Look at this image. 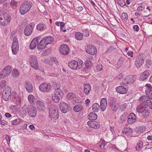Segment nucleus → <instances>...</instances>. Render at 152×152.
Wrapping results in <instances>:
<instances>
[{
	"label": "nucleus",
	"mask_w": 152,
	"mask_h": 152,
	"mask_svg": "<svg viewBox=\"0 0 152 152\" xmlns=\"http://www.w3.org/2000/svg\"><path fill=\"white\" fill-rule=\"evenodd\" d=\"M88 118L90 120H95L97 118V115L95 113L91 112L88 115Z\"/></svg>",
	"instance_id": "72a5a7b5"
},
{
	"label": "nucleus",
	"mask_w": 152,
	"mask_h": 152,
	"mask_svg": "<svg viewBox=\"0 0 152 152\" xmlns=\"http://www.w3.org/2000/svg\"><path fill=\"white\" fill-rule=\"evenodd\" d=\"M150 99L148 96H144L140 98L139 100L140 102H143V103L146 104L147 106H148L150 109H152V103Z\"/></svg>",
	"instance_id": "1a4fd4ad"
},
{
	"label": "nucleus",
	"mask_w": 152,
	"mask_h": 152,
	"mask_svg": "<svg viewBox=\"0 0 152 152\" xmlns=\"http://www.w3.org/2000/svg\"><path fill=\"white\" fill-rule=\"evenodd\" d=\"M32 7L31 3L29 1H26L21 4L19 9L20 14L23 15L27 12Z\"/></svg>",
	"instance_id": "f257e3e1"
},
{
	"label": "nucleus",
	"mask_w": 152,
	"mask_h": 152,
	"mask_svg": "<svg viewBox=\"0 0 152 152\" xmlns=\"http://www.w3.org/2000/svg\"><path fill=\"white\" fill-rule=\"evenodd\" d=\"M60 53L64 55H67L68 54L69 50L68 46L66 44L61 45L59 49Z\"/></svg>",
	"instance_id": "f8f14e48"
},
{
	"label": "nucleus",
	"mask_w": 152,
	"mask_h": 152,
	"mask_svg": "<svg viewBox=\"0 0 152 152\" xmlns=\"http://www.w3.org/2000/svg\"><path fill=\"white\" fill-rule=\"evenodd\" d=\"M12 75L14 77L17 78L19 75L18 70L16 69H14L12 72Z\"/></svg>",
	"instance_id": "de8ad7c7"
},
{
	"label": "nucleus",
	"mask_w": 152,
	"mask_h": 152,
	"mask_svg": "<svg viewBox=\"0 0 152 152\" xmlns=\"http://www.w3.org/2000/svg\"><path fill=\"white\" fill-rule=\"evenodd\" d=\"M141 113H142V116L143 117L147 118L149 116V112L146 110H145V111L144 110Z\"/></svg>",
	"instance_id": "09e8293b"
},
{
	"label": "nucleus",
	"mask_w": 152,
	"mask_h": 152,
	"mask_svg": "<svg viewBox=\"0 0 152 152\" xmlns=\"http://www.w3.org/2000/svg\"><path fill=\"white\" fill-rule=\"evenodd\" d=\"M5 139L7 141L8 144H9L10 141V138L8 135L6 134L5 135Z\"/></svg>",
	"instance_id": "680f3d73"
},
{
	"label": "nucleus",
	"mask_w": 152,
	"mask_h": 152,
	"mask_svg": "<svg viewBox=\"0 0 152 152\" xmlns=\"http://www.w3.org/2000/svg\"><path fill=\"white\" fill-rule=\"evenodd\" d=\"M42 40H44V42H45L46 44L47 45L52 42L53 40V38L50 36H47L43 37Z\"/></svg>",
	"instance_id": "bb28decb"
},
{
	"label": "nucleus",
	"mask_w": 152,
	"mask_h": 152,
	"mask_svg": "<svg viewBox=\"0 0 152 152\" xmlns=\"http://www.w3.org/2000/svg\"><path fill=\"white\" fill-rule=\"evenodd\" d=\"M118 3L121 7H123L126 5V3L124 0H118Z\"/></svg>",
	"instance_id": "6e6d98bb"
},
{
	"label": "nucleus",
	"mask_w": 152,
	"mask_h": 152,
	"mask_svg": "<svg viewBox=\"0 0 152 152\" xmlns=\"http://www.w3.org/2000/svg\"><path fill=\"white\" fill-rule=\"evenodd\" d=\"M110 107L111 109L113 111H116L118 109L119 105L116 103L115 99L113 97L110 98Z\"/></svg>",
	"instance_id": "9d476101"
},
{
	"label": "nucleus",
	"mask_w": 152,
	"mask_h": 152,
	"mask_svg": "<svg viewBox=\"0 0 152 152\" xmlns=\"http://www.w3.org/2000/svg\"><path fill=\"white\" fill-rule=\"evenodd\" d=\"M151 74V71L150 70H146L145 71L140 75V79L141 80H144L150 75Z\"/></svg>",
	"instance_id": "4be33fe9"
},
{
	"label": "nucleus",
	"mask_w": 152,
	"mask_h": 152,
	"mask_svg": "<svg viewBox=\"0 0 152 152\" xmlns=\"http://www.w3.org/2000/svg\"><path fill=\"white\" fill-rule=\"evenodd\" d=\"M137 121V117L133 113H131L128 119V123L129 124H133L136 122Z\"/></svg>",
	"instance_id": "6ab92c4d"
},
{
	"label": "nucleus",
	"mask_w": 152,
	"mask_h": 152,
	"mask_svg": "<svg viewBox=\"0 0 152 152\" xmlns=\"http://www.w3.org/2000/svg\"><path fill=\"white\" fill-rule=\"evenodd\" d=\"M99 105L97 103H94L92 107V109L94 112H97L99 110Z\"/></svg>",
	"instance_id": "4c0bfd02"
},
{
	"label": "nucleus",
	"mask_w": 152,
	"mask_h": 152,
	"mask_svg": "<svg viewBox=\"0 0 152 152\" xmlns=\"http://www.w3.org/2000/svg\"><path fill=\"white\" fill-rule=\"evenodd\" d=\"M124 59L122 57H120L118 61V64L119 65H121L124 63Z\"/></svg>",
	"instance_id": "bf43d9fd"
},
{
	"label": "nucleus",
	"mask_w": 152,
	"mask_h": 152,
	"mask_svg": "<svg viewBox=\"0 0 152 152\" xmlns=\"http://www.w3.org/2000/svg\"><path fill=\"white\" fill-rule=\"evenodd\" d=\"M36 28L39 31H43L46 29V26L44 24L40 23L37 25Z\"/></svg>",
	"instance_id": "7c9ffc66"
},
{
	"label": "nucleus",
	"mask_w": 152,
	"mask_h": 152,
	"mask_svg": "<svg viewBox=\"0 0 152 152\" xmlns=\"http://www.w3.org/2000/svg\"><path fill=\"white\" fill-rule=\"evenodd\" d=\"M143 146V142L141 141L139 142L137 144L136 148L137 150H140L142 147Z\"/></svg>",
	"instance_id": "49530a36"
},
{
	"label": "nucleus",
	"mask_w": 152,
	"mask_h": 152,
	"mask_svg": "<svg viewBox=\"0 0 152 152\" xmlns=\"http://www.w3.org/2000/svg\"><path fill=\"white\" fill-rule=\"evenodd\" d=\"M6 82L5 80H2L0 82V88H2L6 85Z\"/></svg>",
	"instance_id": "13d9d810"
},
{
	"label": "nucleus",
	"mask_w": 152,
	"mask_h": 152,
	"mask_svg": "<svg viewBox=\"0 0 152 152\" xmlns=\"http://www.w3.org/2000/svg\"><path fill=\"white\" fill-rule=\"evenodd\" d=\"M136 131L139 133L144 132L145 130V127L143 126L137 127L136 129Z\"/></svg>",
	"instance_id": "79ce46f5"
},
{
	"label": "nucleus",
	"mask_w": 152,
	"mask_h": 152,
	"mask_svg": "<svg viewBox=\"0 0 152 152\" xmlns=\"http://www.w3.org/2000/svg\"><path fill=\"white\" fill-rule=\"evenodd\" d=\"M21 120L20 118H17L12 121V124L14 125H17L19 124Z\"/></svg>",
	"instance_id": "603ef678"
},
{
	"label": "nucleus",
	"mask_w": 152,
	"mask_h": 152,
	"mask_svg": "<svg viewBox=\"0 0 152 152\" xmlns=\"http://www.w3.org/2000/svg\"><path fill=\"white\" fill-rule=\"evenodd\" d=\"M86 52L90 55H94L96 52V47L94 45H88L86 48Z\"/></svg>",
	"instance_id": "4468645a"
},
{
	"label": "nucleus",
	"mask_w": 152,
	"mask_h": 152,
	"mask_svg": "<svg viewBox=\"0 0 152 152\" xmlns=\"http://www.w3.org/2000/svg\"><path fill=\"white\" fill-rule=\"evenodd\" d=\"M4 14H3V12L0 11V25L3 26H5L6 25V22L4 21H2L3 20V18L4 17Z\"/></svg>",
	"instance_id": "e433bc0d"
},
{
	"label": "nucleus",
	"mask_w": 152,
	"mask_h": 152,
	"mask_svg": "<svg viewBox=\"0 0 152 152\" xmlns=\"http://www.w3.org/2000/svg\"><path fill=\"white\" fill-rule=\"evenodd\" d=\"M59 108L63 113H66L69 110L68 104L64 102H62L59 104Z\"/></svg>",
	"instance_id": "ddd939ff"
},
{
	"label": "nucleus",
	"mask_w": 152,
	"mask_h": 152,
	"mask_svg": "<svg viewBox=\"0 0 152 152\" xmlns=\"http://www.w3.org/2000/svg\"><path fill=\"white\" fill-rule=\"evenodd\" d=\"M51 60L52 61L54 62L57 65L58 64V61L56 58L52 57V58H51Z\"/></svg>",
	"instance_id": "e2e57ef3"
},
{
	"label": "nucleus",
	"mask_w": 152,
	"mask_h": 152,
	"mask_svg": "<svg viewBox=\"0 0 152 152\" xmlns=\"http://www.w3.org/2000/svg\"><path fill=\"white\" fill-rule=\"evenodd\" d=\"M44 41L42 40L37 44V48L38 50L40 51L46 47L47 45Z\"/></svg>",
	"instance_id": "cd10ccee"
},
{
	"label": "nucleus",
	"mask_w": 152,
	"mask_h": 152,
	"mask_svg": "<svg viewBox=\"0 0 152 152\" xmlns=\"http://www.w3.org/2000/svg\"><path fill=\"white\" fill-rule=\"evenodd\" d=\"M34 26V24L33 23H31L29 25H27L24 29L25 35L26 36L30 35L33 32Z\"/></svg>",
	"instance_id": "6e6552de"
},
{
	"label": "nucleus",
	"mask_w": 152,
	"mask_h": 152,
	"mask_svg": "<svg viewBox=\"0 0 152 152\" xmlns=\"http://www.w3.org/2000/svg\"><path fill=\"white\" fill-rule=\"evenodd\" d=\"M75 39L78 40H81L83 38V34L79 32H76L75 34Z\"/></svg>",
	"instance_id": "2f4dec72"
},
{
	"label": "nucleus",
	"mask_w": 152,
	"mask_h": 152,
	"mask_svg": "<svg viewBox=\"0 0 152 152\" xmlns=\"http://www.w3.org/2000/svg\"><path fill=\"white\" fill-rule=\"evenodd\" d=\"M10 5L13 9H15L18 5V2L16 0H12Z\"/></svg>",
	"instance_id": "58836bf2"
},
{
	"label": "nucleus",
	"mask_w": 152,
	"mask_h": 152,
	"mask_svg": "<svg viewBox=\"0 0 152 152\" xmlns=\"http://www.w3.org/2000/svg\"><path fill=\"white\" fill-rule=\"evenodd\" d=\"M67 99L75 101L76 98V95L72 93H69L66 96Z\"/></svg>",
	"instance_id": "f704fd0d"
},
{
	"label": "nucleus",
	"mask_w": 152,
	"mask_h": 152,
	"mask_svg": "<svg viewBox=\"0 0 152 152\" xmlns=\"http://www.w3.org/2000/svg\"><path fill=\"white\" fill-rule=\"evenodd\" d=\"M83 108V106L81 105H76L74 107L73 110L76 112H78L82 110Z\"/></svg>",
	"instance_id": "c9c22d12"
},
{
	"label": "nucleus",
	"mask_w": 152,
	"mask_h": 152,
	"mask_svg": "<svg viewBox=\"0 0 152 152\" xmlns=\"http://www.w3.org/2000/svg\"><path fill=\"white\" fill-rule=\"evenodd\" d=\"M116 91L120 94H124L127 92L126 89L122 86L117 87L116 88Z\"/></svg>",
	"instance_id": "b1692460"
},
{
	"label": "nucleus",
	"mask_w": 152,
	"mask_h": 152,
	"mask_svg": "<svg viewBox=\"0 0 152 152\" xmlns=\"http://www.w3.org/2000/svg\"><path fill=\"white\" fill-rule=\"evenodd\" d=\"M28 115L31 118L35 117L37 114V110L36 107L32 105H28L26 108Z\"/></svg>",
	"instance_id": "39448f33"
},
{
	"label": "nucleus",
	"mask_w": 152,
	"mask_h": 152,
	"mask_svg": "<svg viewBox=\"0 0 152 152\" xmlns=\"http://www.w3.org/2000/svg\"><path fill=\"white\" fill-rule=\"evenodd\" d=\"M132 129L131 128L129 127L125 128L123 130L122 132L125 134L131 136L132 135Z\"/></svg>",
	"instance_id": "a878e982"
},
{
	"label": "nucleus",
	"mask_w": 152,
	"mask_h": 152,
	"mask_svg": "<svg viewBox=\"0 0 152 152\" xmlns=\"http://www.w3.org/2000/svg\"><path fill=\"white\" fill-rule=\"evenodd\" d=\"M127 105L126 103L122 104L120 107V109L121 111H124L126 109Z\"/></svg>",
	"instance_id": "4d7b16f0"
},
{
	"label": "nucleus",
	"mask_w": 152,
	"mask_h": 152,
	"mask_svg": "<svg viewBox=\"0 0 152 152\" xmlns=\"http://www.w3.org/2000/svg\"><path fill=\"white\" fill-rule=\"evenodd\" d=\"M144 62L143 58L141 55L138 56L135 61V64L137 67H140Z\"/></svg>",
	"instance_id": "a211bd4d"
},
{
	"label": "nucleus",
	"mask_w": 152,
	"mask_h": 152,
	"mask_svg": "<svg viewBox=\"0 0 152 152\" xmlns=\"http://www.w3.org/2000/svg\"><path fill=\"white\" fill-rule=\"evenodd\" d=\"M65 25V24L63 22H61V23L60 25V28L61 30H62L64 32H66V30H63V28L64 27Z\"/></svg>",
	"instance_id": "052dcab7"
},
{
	"label": "nucleus",
	"mask_w": 152,
	"mask_h": 152,
	"mask_svg": "<svg viewBox=\"0 0 152 152\" xmlns=\"http://www.w3.org/2000/svg\"><path fill=\"white\" fill-rule=\"evenodd\" d=\"M10 100L17 105L21 104V99L18 94L15 91H12L10 96Z\"/></svg>",
	"instance_id": "7ed1b4c3"
},
{
	"label": "nucleus",
	"mask_w": 152,
	"mask_h": 152,
	"mask_svg": "<svg viewBox=\"0 0 152 152\" xmlns=\"http://www.w3.org/2000/svg\"><path fill=\"white\" fill-rule=\"evenodd\" d=\"M83 35L86 37H88L89 35L88 31L87 29H84L83 30Z\"/></svg>",
	"instance_id": "864d4df0"
},
{
	"label": "nucleus",
	"mask_w": 152,
	"mask_h": 152,
	"mask_svg": "<svg viewBox=\"0 0 152 152\" xmlns=\"http://www.w3.org/2000/svg\"><path fill=\"white\" fill-rule=\"evenodd\" d=\"M85 65L87 68H89L91 66V62L90 60H87L85 62Z\"/></svg>",
	"instance_id": "8fccbe9b"
},
{
	"label": "nucleus",
	"mask_w": 152,
	"mask_h": 152,
	"mask_svg": "<svg viewBox=\"0 0 152 152\" xmlns=\"http://www.w3.org/2000/svg\"><path fill=\"white\" fill-rule=\"evenodd\" d=\"M31 61L30 62L31 66L36 70L39 68V66L37 58L35 56H32L31 57Z\"/></svg>",
	"instance_id": "dca6fc26"
},
{
	"label": "nucleus",
	"mask_w": 152,
	"mask_h": 152,
	"mask_svg": "<svg viewBox=\"0 0 152 152\" xmlns=\"http://www.w3.org/2000/svg\"><path fill=\"white\" fill-rule=\"evenodd\" d=\"M102 64H98L96 66V69L98 71H100L102 69Z\"/></svg>",
	"instance_id": "69168bd1"
},
{
	"label": "nucleus",
	"mask_w": 152,
	"mask_h": 152,
	"mask_svg": "<svg viewBox=\"0 0 152 152\" xmlns=\"http://www.w3.org/2000/svg\"><path fill=\"white\" fill-rule=\"evenodd\" d=\"M2 71L6 76L10 73L11 71V68L10 66H6Z\"/></svg>",
	"instance_id": "c756f323"
},
{
	"label": "nucleus",
	"mask_w": 152,
	"mask_h": 152,
	"mask_svg": "<svg viewBox=\"0 0 152 152\" xmlns=\"http://www.w3.org/2000/svg\"><path fill=\"white\" fill-rule=\"evenodd\" d=\"M4 20L5 21L6 25L9 23L11 20V17L10 15H8L7 13L4 14Z\"/></svg>",
	"instance_id": "473e14b6"
},
{
	"label": "nucleus",
	"mask_w": 152,
	"mask_h": 152,
	"mask_svg": "<svg viewBox=\"0 0 152 152\" xmlns=\"http://www.w3.org/2000/svg\"><path fill=\"white\" fill-rule=\"evenodd\" d=\"M60 87L58 85L55 88V90L54 94L52 96V99L55 103L58 102L60 100V98L63 95V93L61 89L59 88Z\"/></svg>",
	"instance_id": "f03ea898"
},
{
	"label": "nucleus",
	"mask_w": 152,
	"mask_h": 152,
	"mask_svg": "<svg viewBox=\"0 0 152 152\" xmlns=\"http://www.w3.org/2000/svg\"><path fill=\"white\" fill-rule=\"evenodd\" d=\"M148 107L146 104L145 103H141L137 107V111L139 113H141L144 110L145 111Z\"/></svg>",
	"instance_id": "412c9836"
},
{
	"label": "nucleus",
	"mask_w": 152,
	"mask_h": 152,
	"mask_svg": "<svg viewBox=\"0 0 152 152\" xmlns=\"http://www.w3.org/2000/svg\"><path fill=\"white\" fill-rule=\"evenodd\" d=\"M151 148H152V144L151 143H150V144L146 145L145 148L146 149H149Z\"/></svg>",
	"instance_id": "774afa93"
},
{
	"label": "nucleus",
	"mask_w": 152,
	"mask_h": 152,
	"mask_svg": "<svg viewBox=\"0 0 152 152\" xmlns=\"http://www.w3.org/2000/svg\"><path fill=\"white\" fill-rule=\"evenodd\" d=\"M28 99L30 103H32L34 100V96L32 95H30L28 96Z\"/></svg>",
	"instance_id": "3c124183"
},
{
	"label": "nucleus",
	"mask_w": 152,
	"mask_h": 152,
	"mask_svg": "<svg viewBox=\"0 0 152 152\" xmlns=\"http://www.w3.org/2000/svg\"><path fill=\"white\" fill-rule=\"evenodd\" d=\"M25 87L26 90L28 92H31L33 91V88L32 84L28 81L25 82Z\"/></svg>",
	"instance_id": "393cba45"
},
{
	"label": "nucleus",
	"mask_w": 152,
	"mask_h": 152,
	"mask_svg": "<svg viewBox=\"0 0 152 152\" xmlns=\"http://www.w3.org/2000/svg\"><path fill=\"white\" fill-rule=\"evenodd\" d=\"M49 116L51 118L57 119L58 118V113L56 107L53 104L50 105L49 108Z\"/></svg>",
	"instance_id": "20e7f679"
},
{
	"label": "nucleus",
	"mask_w": 152,
	"mask_h": 152,
	"mask_svg": "<svg viewBox=\"0 0 152 152\" xmlns=\"http://www.w3.org/2000/svg\"><path fill=\"white\" fill-rule=\"evenodd\" d=\"M152 65V61L150 59H147L145 61V66L149 68Z\"/></svg>",
	"instance_id": "c03bdc74"
},
{
	"label": "nucleus",
	"mask_w": 152,
	"mask_h": 152,
	"mask_svg": "<svg viewBox=\"0 0 152 152\" xmlns=\"http://www.w3.org/2000/svg\"><path fill=\"white\" fill-rule=\"evenodd\" d=\"M11 88L8 86L4 89L3 91V97L5 101H8L10 96L11 95Z\"/></svg>",
	"instance_id": "423d86ee"
},
{
	"label": "nucleus",
	"mask_w": 152,
	"mask_h": 152,
	"mask_svg": "<svg viewBox=\"0 0 152 152\" xmlns=\"http://www.w3.org/2000/svg\"><path fill=\"white\" fill-rule=\"evenodd\" d=\"M147 118L143 117V118L142 119L139 120V121L142 123H145L148 122V120L147 119Z\"/></svg>",
	"instance_id": "0e129e2a"
},
{
	"label": "nucleus",
	"mask_w": 152,
	"mask_h": 152,
	"mask_svg": "<svg viewBox=\"0 0 152 152\" xmlns=\"http://www.w3.org/2000/svg\"><path fill=\"white\" fill-rule=\"evenodd\" d=\"M134 30L136 31H138L139 30V28L137 25H134L133 27Z\"/></svg>",
	"instance_id": "338daca9"
},
{
	"label": "nucleus",
	"mask_w": 152,
	"mask_h": 152,
	"mask_svg": "<svg viewBox=\"0 0 152 152\" xmlns=\"http://www.w3.org/2000/svg\"><path fill=\"white\" fill-rule=\"evenodd\" d=\"M105 141L104 140H101L99 142V147L101 148H103L104 149H106L107 148L104 143Z\"/></svg>",
	"instance_id": "a18cd8bd"
},
{
	"label": "nucleus",
	"mask_w": 152,
	"mask_h": 152,
	"mask_svg": "<svg viewBox=\"0 0 152 152\" xmlns=\"http://www.w3.org/2000/svg\"><path fill=\"white\" fill-rule=\"evenodd\" d=\"M121 18L124 20H127L128 18V15L125 12H123L121 15Z\"/></svg>",
	"instance_id": "5fc2aeb1"
},
{
	"label": "nucleus",
	"mask_w": 152,
	"mask_h": 152,
	"mask_svg": "<svg viewBox=\"0 0 152 152\" xmlns=\"http://www.w3.org/2000/svg\"><path fill=\"white\" fill-rule=\"evenodd\" d=\"M87 124L90 127L95 129H98L100 127L98 123L95 121H89L87 122Z\"/></svg>",
	"instance_id": "f3484780"
},
{
	"label": "nucleus",
	"mask_w": 152,
	"mask_h": 152,
	"mask_svg": "<svg viewBox=\"0 0 152 152\" xmlns=\"http://www.w3.org/2000/svg\"><path fill=\"white\" fill-rule=\"evenodd\" d=\"M145 93L151 99H152V89H147L145 91Z\"/></svg>",
	"instance_id": "ea45409f"
},
{
	"label": "nucleus",
	"mask_w": 152,
	"mask_h": 152,
	"mask_svg": "<svg viewBox=\"0 0 152 152\" xmlns=\"http://www.w3.org/2000/svg\"><path fill=\"white\" fill-rule=\"evenodd\" d=\"M11 48L13 53L16 54L19 50V46L18 39L15 37L13 39Z\"/></svg>",
	"instance_id": "0eeeda50"
},
{
	"label": "nucleus",
	"mask_w": 152,
	"mask_h": 152,
	"mask_svg": "<svg viewBox=\"0 0 152 152\" xmlns=\"http://www.w3.org/2000/svg\"><path fill=\"white\" fill-rule=\"evenodd\" d=\"M107 106V100L105 98H102L101 100L100 108L102 111H104Z\"/></svg>",
	"instance_id": "5701e85b"
},
{
	"label": "nucleus",
	"mask_w": 152,
	"mask_h": 152,
	"mask_svg": "<svg viewBox=\"0 0 152 152\" xmlns=\"http://www.w3.org/2000/svg\"><path fill=\"white\" fill-rule=\"evenodd\" d=\"M39 88L42 92H48L51 89V86L50 83H44L40 85Z\"/></svg>",
	"instance_id": "9b49d317"
},
{
	"label": "nucleus",
	"mask_w": 152,
	"mask_h": 152,
	"mask_svg": "<svg viewBox=\"0 0 152 152\" xmlns=\"http://www.w3.org/2000/svg\"><path fill=\"white\" fill-rule=\"evenodd\" d=\"M68 65L71 69L73 70H76L77 69V67L80 69L82 67L81 65L78 64L77 61L74 60H72L71 61H69Z\"/></svg>",
	"instance_id": "2eb2a0df"
},
{
	"label": "nucleus",
	"mask_w": 152,
	"mask_h": 152,
	"mask_svg": "<svg viewBox=\"0 0 152 152\" xmlns=\"http://www.w3.org/2000/svg\"><path fill=\"white\" fill-rule=\"evenodd\" d=\"M37 45V43L32 40L29 45V49L31 50H33L36 48Z\"/></svg>",
	"instance_id": "a19ab883"
},
{
	"label": "nucleus",
	"mask_w": 152,
	"mask_h": 152,
	"mask_svg": "<svg viewBox=\"0 0 152 152\" xmlns=\"http://www.w3.org/2000/svg\"><path fill=\"white\" fill-rule=\"evenodd\" d=\"M91 89V86L89 84L86 83L84 84V91L86 94L88 95Z\"/></svg>",
	"instance_id": "c85d7f7f"
},
{
	"label": "nucleus",
	"mask_w": 152,
	"mask_h": 152,
	"mask_svg": "<svg viewBox=\"0 0 152 152\" xmlns=\"http://www.w3.org/2000/svg\"><path fill=\"white\" fill-rule=\"evenodd\" d=\"M36 106L39 111L43 112L45 109L44 103L40 100H37L36 102Z\"/></svg>",
	"instance_id": "aec40b11"
},
{
	"label": "nucleus",
	"mask_w": 152,
	"mask_h": 152,
	"mask_svg": "<svg viewBox=\"0 0 152 152\" xmlns=\"http://www.w3.org/2000/svg\"><path fill=\"white\" fill-rule=\"evenodd\" d=\"M126 80L127 81V83H132L133 82L134 80V77L132 75H129L127 77Z\"/></svg>",
	"instance_id": "37998d69"
}]
</instances>
